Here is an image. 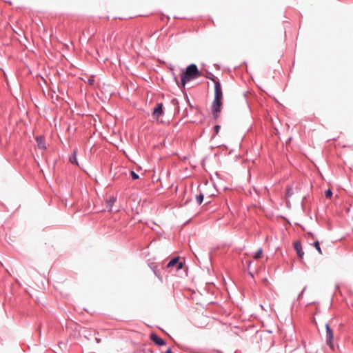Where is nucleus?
<instances>
[{"label": "nucleus", "mask_w": 353, "mask_h": 353, "mask_svg": "<svg viewBox=\"0 0 353 353\" xmlns=\"http://www.w3.org/2000/svg\"><path fill=\"white\" fill-rule=\"evenodd\" d=\"M325 329H326V341L327 344L330 347L331 349L334 350V344H333V339H334V335H333V330L330 327L328 323L325 324Z\"/></svg>", "instance_id": "7ed1b4c3"}, {"label": "nucleus", "mask_w": 353, "mask_h": 353, "mask_svg": "<svg viewBox=\"0 0 353 353\" xmlns=\"http://www.w3.org/2000/svg\"><path fill=\"white\" fill-rule=\"evenodd\" d=\"M201 76V72L199 71L195 64L188 65L185 71L181 74V84L185 86L187 82L192 79H196Z\"/></svg>", "instance_id": "f03ea898"}, {"label": "nucleus", "mask_w": 353, "mask_h": 353, "mask_svg": "<svg viewBox=\"0 0 353 353\" xmlns=\"http://www.w3.org/2000/svg\"><path fill=\"white\" fill-rule=\"evenodd\" d=\"M37 146L43 150L46 148V145H45V141H44V139L41 137H39L37 138Z\"/></svg>", "instance_id": "6e6552de"}, {"label": "nucleus", "mask_w": 353, "mask_h": 353, "mask_svg": "<svg viewBox=\"0 0 353 353\" xmlns=\"http://www.w3.org/2000/svg\"><path fill=\"white\" fill-rule=\"evenodd\" d=\"M131 176L132 178L134 180L139 179V175L136 174L134 171L131 172Z\"/></svg>", "instance_id": "f3484780"}, {"label": "nucleus", "mask_w": 353, "mask_h": 353, "mask_svg": "<svg viewBox=\"0 0 353 353\" xmlns=\"http://www.w3.org/2000/svg\"><path fill=\"white\" fill-rule=\"evenodd\" d=\"M203 194L202 193L196 196V200L197 203L201 204L203 201Z\"/></svg>", "instance_id": "ddd939ff"}, {"label": "nucleus", "mask_w": 353, "mask_h": 353, "mask_svg": "<svg viewBox=\"0 0 353 353\" xmlns=\"http://www.w3.org/2000/svg\"><path fill=\"white\" fill-rule=\"evenodd\" d=\"M220 128H221V127L219 125H216L214 126V135H216L219 133Z\"/></svg>", "instance_id": "2eb2a0df"}, {"label": "nucleus", "mask_w": 353, "mask_h": 353, "mask_svg": "<svg viewBox=\"0 0 353 353\" xmlns=\"http://www.w3.org/2000/svg\"><path fill=\"white\" fill-rule=\"evenodd\" d=\"M179 257H175V258L172 259L168 263L167 268H170L175 267L176 270H179L183 268V263H182V262H180L179 261Z\"/></svg>", "instance_id": "39448f33"}, {"label": "nucleus", "mask_w": 353, "mask_h": 353, "mask_svg": "<svg viewBox=\"0 0 353 353\" xmlns=\"http://www.w3.org/2000/svg\"><path fill=\"white\" fill-rule=\"evenodd\" d=\"M96 341H97V343H100L101 340H100L99 339H98V338H96Z\"/></svg>", "instance_id": "6ab92c4d"}, {"label": "nucleus", "mask_w": 353, "mask_h": 353, "mask_svg": "<svg viewBox=\"0 0 353 353\" xmlns=\"http://www.w3.org/2000/svg\"><path fill=\"white\" fill-rule=\"evenodd\" d=\"M89 81H90V84H92V83L93 80H92V79H89Z\"/></svg>", "instance_id": "aec40b11"}, {"label": "nucleus", "mask_w": 353, "mask_h": 353, "mask_svg": "<svg viewBox=\"0 0 353 353\" xmlns=\"http://www.w3.org/2000/svg\"><path fill=\"white\" fill-rule=\"evenodd\" d=\"M151 340L155 343L158 345H163L165 344V341L161 337L157 336L155 334H152L150 336Z\"/></svg>", "instance_id": "0eeeda50"}, {"label": "nucleus", "mask_w": 353, "mask_h": 353, "mask_svg": "<svg viewBox=\"0 0 353 353\" xmlns=\"http://www.w3.org/2000/svg\"><path fill=\"white\" fill-rule=\"evenodd\" d=\"M294 248L298 254V256H299V258L301 259H303V255H304V252L302 250V246H301V244L299 241H296L294 243Z\"/></svg>", "instance_id": "423d86ee"}, {"label": "nucleus", "mask_w": 353, "mask_h": 353, "mask_svg": "<svg viewBox=\"0 0 353 353\" xmlns=\"http://www.w3.org/2000/svg\"><path fill=\"white\" fill-rule=\"evenodd\" d=\"M292 194H293L292 188H290V187H288V188H287V191H286V196H287V197H290V196H291Z\"/></svg>", "instance_id": "4468645a"}, {"label": "nucleus", "mask_w": 353, "mask_h": 353, "mask_svg": "<svg viewBox=\"0 0 353 353\" xmlns=\"http://www.w3.org/2000/svg\"><path fill=\"white\" fill-rule=\"evenodd\" d=\"M116 201V199L114 197H111L110 199L107 201L108 207L109 208V210H112V207L114 205V202Z\"/></svg>", "instance_id": "9d476101"}, {"label": "nucleus", "mask_w": 353, "mask_h": 353, "mask_svg": "<svg viewBox=\"0 0 353 353\" xmlns=\"http://www.w3.org/2000/svg\"><path fill=\"white\" fill-rule=\"evenodd\" d=\"M263 255V250L262 248H259L255 255L254 256V259H259L262 257Z\"/></svg>", "instance_id": "9b49d317"}, {"label": "nucleus", "mask_w": 353, "mask_h": 353, "mask_svg": "<svg viewBox=\"0 0 353 353\" xmlns=\"http://www.w3.org/2000/svg\"><path fill=\"white\" fill-rule=\"evenodd\" d=\"M210 79L214 83V99L212 105V112L214 117L217 118L219 117L221 110L223 92L219 81H216L215 78H210Z\"/></svg>", "instance_id": "f257e3e1"}, {"label": "nucleus", "mask_w": 353, "mask_h": 353, "mask_svg": "<svg viewBox=\"0 0 353 353\" xmlns=\"http://www.w3.org/2000/svg\"><path fill=\"white\" fill-rule=\"evenodd\" d=\"M313 245H314V248L316 249V250L318 251L319 254H322V251L320 248L319 241H314Z\"/></svg>", "instance_id": "f8f14e48"}, {"label": "nucleus", "mask_w": 353, "mask_h": 353, "mask_svg": "<svg viewBox=\"0 0 353 353\" xmlns=\"http://www.w3.org/2000/svg\"><path fill=\"white\" fill-rule=\"evenodd\" d=\"M163 104L161 103H157L153 112H152V116L154 119H159V118L163 115Z\"/></svg>", "instance_id": "20e7f679"}, {"label": "nucleus", "mask_w": 353, "mask_h": 353, "mask_svg": "<svg viewBox=\"0 0 353 353\" xmlns=\"http://www.w3.org/2000/svg\"><path fill=\"white\" fill-rule=\"evenodd\" d=\"M164 353H172L170 349L167 350Z\"/></svg>", "instance_id": "a211bd4d"}, {"label": "nucleus", "mask_w": 353, "mask_h": 353, "mask_svg": "<svg viewBox=\"0 0 353 353\" xmlns=\"http://www.w3.org/2000/svg\"><path fill=\"white\" fill-rule=\"evenodd\" d=\"M332 195V192L330 190H327L325 192V196L326 198L330 199Z\"/></svg>", "instance_id": "dca6fc26"}, {"label": "nucleus", "mask_w": 353, "mask_h": 353, "mask_svg": "<svg viewBox=\"0 0 353 353\" xmlns=\"http://www.w3.org/2000/svg\"><path fill=\"white\" fill-rule=\"evenodd\" d=\"M70 161L71 162V163L76 164L78 165V162L77 159V152L75 150L73 151L72 155L70 157Z\"/></svg>", "instance_id": "1a4fd4ad"}]
</instances>
